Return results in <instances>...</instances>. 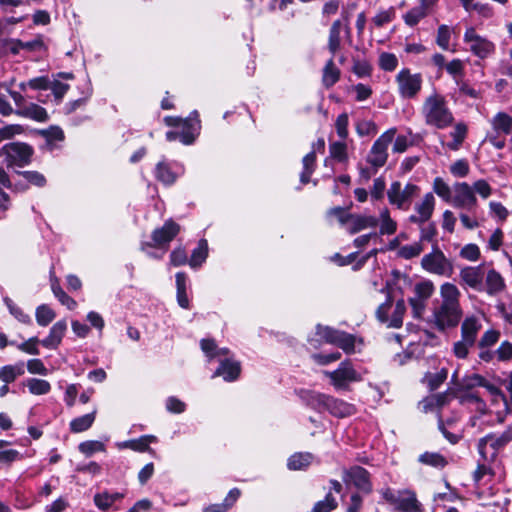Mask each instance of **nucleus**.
I'll use <instances>...</instances> for the list:
<instances>
[{
    "label": "nucleus",
    "mask_w": 512,
    "mask_h": 512,
    "mask_svg": "<svg viewBox=\"0 0 512 512\" xmlns=\"http://www.w3.org/2000/svg\"><path fill=\"white\" fill-rule=\"evenodd\" d=\"M421 113L425 123L437 129H445L451 126L454 121L445 97L437 92H433L425 98Z\"/></svg>",
    "instance_id": "obj_1"
},
{
    "label": "nucleus",
    "mask_w": 512,
    "mask_h": 512,
    "mask_svg": "<svg viewBox=\"0 0 512 512\" xmlns=\"http://www.w3.org/2000/svg\"><path fill=\"white\" fill-rule=\"evenodd\" d=\"M167 126L175 127L180 131V142L191 145L200 134L201 123L197 111H193L187 118L165 117Z\"/></svg>",
    "instance_id": "obj_2"
},
{
    "label": "nucleus",
    "mask_w": 512,
    "mask_h": 512,
    "mask_svg": "<svg viewBox=\"0 0 512 512\" xmlns=\"http://www.w3.org/2000/svg\"><path fill=\"white\" fill-rule=\"evenodd\" d=\"M463 41L468 46V50L479 59L490 57L496 50L495 43L487 37L478 34L473 26L466 27Z\"/></svg>",
    "instance_id": "obj_3"
},
{
    "label": "nucleus",
    "mask_w": 512,
    "mask_h": 512,
    "mask_svg": "<svg viewBox=\"0 0 512 512\" xmlns=\"http://www.w3.org/2000/svg\"><path fill=\"white\" fill-rule=\"evenodd\" d=\"M383 498L394 509L400 512H420L421 504L416 498V494L411 490L393 491L390 488L382 491Z\"/></svg>",
    "instance_id": "obj_4"
},
{
    "label": "nucleus",
    "mask_w": 512,
    "mask_h": 512,
    "mask_svg": "<svg viewBox=\"0 0 512 512\" xmlns=\"http://www.w3.org/2000/svg\"><path fill=\"white\" fill-rule=\"evenodd\" d=\"M396 132V128H390L373 143L367 155V162L375 169L384 166L387 162L388 147L393 142Z\"/></svg>",
    "instance_id": "obj_5"
},
{
    "label": "nucleus",
    "mask_w": 512,
    "mask_h": 512,
    "mask_svg": "<svg viewBox=\"0 0 512 512\" xmlns=\"http://www.w3.org/2000/svg\"><path fill=\"white\" fill-rule=\"evenodd\" d=\"M421 267L435 275L451 276L453 273V265L451 261L444 255V253L435 245L432 251L423 256L421 260Z\"/></svg>",
    "instance_id": "obj_6"
},
{
    "label": "nucleus",
    "mask_w": 512,
    "mask_h": 512,
    "mask_svg": "<svg viewBox=\"0 0 512 512\" xmlns=\"http://www.w3.org/2000/svg\"><path fill=\"white\" fill-rule=\"evenodd\" d=\"M420 188L412 183H407L405 186L399 181L393 182L388 191L387 197L391 205L396 206L398 209H408L413 198L418 196Z\"/></svg>",
    "instance_id": "obj_7"
},
{
    "label": "nucleus",
    "mask_w": 512,
    "mask_h": 512,
    "mask_svg": "<svg viewBox=\"0 0 512 512\" xmlns=\"http://www.w3.org/2000/svg\"><path fill=\"white\" fill-rule=\"evenodd\" d=\"M395 81L399 95L403 99H413L421 91L423 78L420 73H411L409 69H402L396 75Z\"/></svg>",
    "instance_id": "obj_8"
},
{
    "label": "nucleus",
    "mask_w": 512,
    "mask_h": 512,
    "mask_svg": "<svg viewBox=\"0 0 512 512\" xmlns=\"http://www.w3.org/2000/svg\"><path fill=\"white\" fill-rule=\"evenodd\" d=\"M405 311L406 306L403 299L398 300L394 307L391 301L388 299L385 303L378 307L376 315L379 321L386 323L388 327L399 328L403 323V316Z\"/></svg>",
    "instance_id": "obj_9"
},
{
    "label": "nucleus",
    "mask_w": 512,
    "mask_h": 512,
    "mask_svg": "<svg viewBox=\"0 0 512 512\" xmlns=\"http://www.w3.org/2000/svg\"><path fill=\"white\" fill-rule=\"evenodd\" d=\"M317 335L327 343L337 345L346 353H352L355 349V338L346 332L338 331L328 326H317Z\"/></svg>",
    "instance_id": "obj_10"
},
{
    "label": "nucleus",
    "mask_w": 512,
    "mask_h": 512,
    "mask_svg": "<svg viewBox=\"0 0 512 512\" xmlns=\"http://www.w3.org/2000/svg\"><path fill=\"white\" fill-rule=\"evenodd\" d=\"M507 431V428L500 434L490 433L481 438L478 442V451L484 459L488 458V455L493 458L497 452L503 449L512 440Z\"/></svg>",
    "instance_id": "obj_11"
},
{
    "label": "nucleus",
    "mask_w": 512,
    "mask_h": 512,
    "mask_svg": "<svg viewBox=\"0 0 512 512\" xmlns=\"http://www.w3.org/2000/svg\"><path fill=\"white\" fill-rule=\"evenodd\" d=\"M478 200L473 193V188L467 182H456L453 185L452 206L459 209H467L469 211L476 208Z\"/></svg>",
    "instance_id": "obj_12"
},
{
    "label": "nucleus",
    "mask_w": 512,
    "mask_h": 512,
    "mask_svg": "<svg viewBox=\"0 0 512 512\" xmlns=\"http://www.w3.org/2000/svg\"><path fill=\"white\" fill-rule=\"evenodd\" d=\"M325 374L336 389H345L349 383L361 380L360 374L347 361L342 362L336 370Z\"/></svg>",
    "instance_id": "obj_13"
},
{
    "label": "nucleus",
    "mask_w": 512,
    "mask_h": 512,
    "mask_svg": "<svg viewBox=\"0 0 512 512\" xmlns=\"http://www.w3.org/2000/svg\"><path fill=\"white\" fill-rule=\"evenodd\" d=\"M180 226L173 220H167L160 228L153 230L151 239L155 248L168 249L169 243L177 236Z\"/></svg>",
    "instance_id": "obj_14"
},
{
    "label": "nucleus",
    "mask_w": 512,
    "mask_h": 512,
    "mask_svg": "<svg viewBox=\"0 0 512 512\" xmlns=\"http://www.w3.org/2000/svg\"><path fill=\"white\" fill-rule=\"evenodd\" d=\"M462 317V309L439 306L434 312V324L439 330H445L458 325Z\"/></svg>",
    "instance_id": "obj_15"
},
{
    "label": "nucleus",
    "mask_w": 512,
    "mask_h": 512,
    "mask_svg": "<svg viewBox=\"0 0 512 512\" xmlns=\"http://www.w3.org/2000/svg\"><path fill=\"white\" fill-rule=\"evenodd\" d=\"M200 347L204 353L207 362L218 361L219 365L215 372L212 374V378L219 377L224 374V358L222 349L218 347L215 340L212 338H203L200 341Z\"/></svg>",
    "instance_id": "obj_16"
},
{
    "label": "nucleus",
    "mask_w": 512,
    "mask_h": 512,
    "mask_svg": "<svg viewBox=\"0 0 512 512\" xmlns=\"http://www.w3.org/2000/svg\"><path fill=\"white\" fill-rule=\"evenodd\" d=\"M460 283L476 291H483L485 270L482 265L466 266L460 270Z\"/></svg>",
    "instance_id": "obj_17"
},
{
    "label": "nucleus",
    "mask_w": 512,
    "mask_h": 512,
    "mask_svg": "<svg viewBox=\"0 0 512 512\" xmlns=\"http://www.w3.org/2000/svg\"><path fill=\"white\" fill-rule=\"evenodd\" d=\"M435 208V197L432 193H426L422 200L415 204L416 214L409 217V221L414 224L422 225L427 222Z\"/></svg>",
    "instance_id": "obj_18"
},
{
    "label": "nucleus",
    "mask_w": 512,
    "mask_h": 512,
    "mask_svg": "<svg viewBox=\"0 0 512 512\" xmlns=\"http://www.w3.org/2000/svg\"><path fill=\"white\" fill-rule=\"evenodd\" d=\"M344 481L346 483L353 484L357 489L364 493H370L372 491L369 473L360 466H354L345 471Z\"/></svg>",
    "instance_id": "obj_19"
},
{
    "label": "nucleus",
    "mask_w": 512,
    "mask_h": 512,
    "mask_svg": "<svg viewBox=\"0 0 512 512\" xmlns=\"http://www.w3.org/2000/svg\"><path fill=\"white\" fill-rule=\"evenodd\" d=\"M5 154L18 164H26L32 156V149L25 143H9L3 147Z\"/></svg>",
    "instance_id": "obj_20"
},
{
    "label": "nucleus",
    "mask_w": 512,
    "mask_h": 512,
    "mask_svg": "<svg viewBox=\"0 0 512 512\" xmlns=\"http://www.w3.org/2000/svg\"><path fill=\"white\" fill-rule=\"evenodd\" d=\"M67 330L66 320H59L50 328L48 336L41 340V344L47 349H57Z\"/></svg>",
    "instance_id": "obj_21"
},
{
    "label": "nucleus",
    "mask_w": 512,
    "mask_h": 512,
    "mask_svg": "<svg viewBox=\"0 0 512 512\" xmlns=\"http://www.w3.org/2000/svg\"><path fill=\"white\" fill-rule=\"evenodd\" d=\"M378 225V218L371 215L352 214L346 230L355 234L367 228H375Z\"/></svg>",
    "instance_id": "obj_22"
},
{
    "label": "nucleus",
    "mask_w": 512,
    "mask_h": 512,
    "mask_svg": "<svg viewBox=\"0 0 512 512\" xmlns=\"http://www.w3.org/2000/svg\"><path fill=\"white\" fill-rule=\"evenodd\" d=\"M482 328L481 321L478 317L472 315L464 319L461 325V338L468 343L475 344L477 335Z\"/></svg>",
    "instance_id": "obj_23"
},
{
    "label": "nucleus",
    "mask_w": 512,
    "mask_h": 512,
    "mask_svg": "<svg viewBox=\"0 0 512 512\" xmlns=\"http://www.w3.org/2000/svg\"><path fill=\"white\" fill-rule=\"evenodd\" d=\"M440 296L441 306L461 308L459 302L461 293L456 285L450 282L443 283L440 287Z\"/></svg>",
    "instance_id": "obj_24"
},
{
    "label": "nucleus",
    "mask_w": 512,
    "mask_h": 512,
    "mask_svg": "<svg viewBox=\"0 0 512 512\" xmlns=\"http://www.w3.org/2000/svg\"><path fill=\"white\" fill-rule=\"evenodd\" d=\"M15 114L37 122H45L48 120L46 109L32 102H27L25 106L20 107V110H15Z\"/></svg>",
    "instance_id": "obj_25"
},
{
    "label": "nucleus",
    "mask_w": 512,
    "mask_h": 512,
    "mask_svg": "<svg viewBox=\"0 0 512 512\" xmlns=\"http://www.w3.org/2000/svg\"><path fill=\"white\" fill-rule=\"evenodd\" d=\"M157 437L154 435H144L138 439L127 440L118 444L119 448H128L137 452L153 453L154 450L150 448L151 443H155Z\"/></svg>",
    "instance_id": "obj_26"
},
{
    "label": "nucleus",
    "mask_w": 512,
    "mask_h": 512,
    "mask_svg": "<svg viewBox=\"0 0 512 512\" xmlns=\"http://www.w3.org/2000/svg\"><path fill=\"white\" fill-rule=\"evenodd\" d=\"M327 411L338 418L349 417L356 412L353 404L330 396Z\"/></svg>",
    "instance_id": "obj_27"
},
{
    "label": "nucleus",
    "mask_w": 512,
    "mask_h": 512,
    "mask_svg": "<svg viewBox=\"0 0 512 512\" xmlns=\"http://www.w3.org/2000/svg\"><path fill=\"white\" fill-rule=\"evenodd\" d=\"M485 285L483 284V291L489 295H495L501 292L505 286L502 276L495 270L491 269L485 272Z\"/></svg>",
    "instance_id": "obj_28"
},
{
    "label": "nucleus",
    "mask_w": 512,
    "mask_h": 512,
    "mask_svg": "<svg viewBox=\"0 0 512 512\" xmlns=\"http://www.w3.org/2000/svg\"><path fill=\"white\" fill-rule=\"evenodd\" d=\"M122 497L123 495L119 492L103 491L94 495V504L99 510L107 511Z\"/></svg>",
    "instance_id": "obj_29"
},
{
    "label": "nucleus",
    "mask_w": 512,
    "mask_h": 512,
    "mask_svg": "<svg viewBox=\"0 0 512 512\" xmlns=\"http://www.w3.org/2000/svg\"><path fill=\"white\" fill-rule=\"evenodd\" d=\"M155 177L165 185H171L177 178V172L173 170L170 163L162 160L155 167Z\"/></svg>",
    "instance_id": "obj_30"
},
{
    "label": "nucleus",
    "mask_w": 512,
    "mask_h": 512,
    "mask_svg": "<svg viewBox=\"0 0 512 512\" xmlns=\"http://www.w3.org/2000/svg\"><path fill=\"white\" fill-rule=\"evenodd\" d=\"M97 414L95 408L92 412L76 417L69 423V428L72 433H81L88 430L94 423Z\"/></svg>",
    "instance_id": "obj_31"
},
{
    "label": "nucleus",
    "mask_w": 512,
    "mask_h": 512,
    "mask_svg": "<svg viewBox=\"0 0 512 512\" xmlns=\"http://www.w3.org/2000/svg\"><path fill=\"white\" fill-rule=\"evenodd\" d=\"M468 127L463 122H458L454 125L453 130L450 131L449 136L452 141L448 142L446 146L453 151L459 150L465 138L467 137Z\"/></svg>",
    "instance_id": "obj_32"
},
{
    "label": "nucleus",
    "mask_w": 512,
    "mask_h": 512,
    "mask_svg": "<svg viewBox=\"0 0 512 512\" xmlns=\"http://www.w3.org/2000/svg\"><path fill=\"white\" fill-rule=\"evenodd\" d=\"M313 461V455L308 452L294 453L288 458L287 467L289 470H304L310 466Z\"/></svg>",
    "instance_id": "obj_33"
},
{
    "label": "nucleus",
    "mask_w": 512,
    "mask_h": 512,
    "mask_svg": "<svg viewBox=\"0 0 512 512\" xmlns=\"http://www.w3.org/2000/svg\"><path fill=\"white\" fill-rule=\"evenodd\" d=\"M303 398L311 408L324 411L327 410L330 396L313 391H305Z\"/></svg>",
    "instance_id": "obj_34"
},
{
    "label": "nucleus",
    "mask_w": 512,
    "mask_h": 512,
    "mask_svg": "<svg viewBox=\"0 0 512 512\" xmlns=\"http://www.w3.org/2000/svg\"><path fill=\"white\" fill-rule=\"evenodd\" d=\"M24 373H25V369H24L23 362L15 364V365H6L0 369V380L3 381L4 383L8 384V383L15 381V379L18 376H21Z\"/></svg>",
    "instance_id": "obj_35"
},
{
    "label": "nucleus",
    "mask_w": 512,
    "mask_h": 512,
    "mask_svg": "<svg viewBox=\"0 0 512 512\" xmlns=\"http://www.w3.org/2000/svg\"><path fill=\"white\" fill-rule=\"evenodd\" d=\"M339 77H340V71L335 66L333 57H331L327 61L326 65L323 69L322 81H323L324 86H326L327 88L333 86L339 80Z\"/></svg>",
    "instance_id": "obj_36"
},
{
    "label": "nucleus",
    "mask_w": 512,
    "mask_h": 512,
    "mask_svg": "<svg viewBox=\"0 0 512 512\" xmlns=\"http://www.w3.org/2000/svg\"><path fill=\"white\" fill-rule=\"evenodd\" d=\"M433 191L443 201L452 204L453 200V187L451 188L441 177H436L433 181Z\"/></svg>",
    "instance_id": "obj_37"
},
{
    "label": "nucleus",
    "mask_w": 512,
    "mask_h": 512,
    "mask_svg": "<svg viewBox=\"0 0 512 512\" xmlns=\"http://www.w3.org/2000/svg\"><path fill=\"white\" fill-rule=\"evenodd\" d=\"M491 125L496 132L509 134L512 128V117L504 112H499L491 120Z\"/></svg>",
    "instance_id": "obj_38"
},
{
    "label": "nucleus",
    "mask_w": 512,
    "mask_h": 512,
    "mask_svg": "<svg viewBox=\"0 0 512 512\" xmlns=\"http://www.w3.org/2000/svg\"><path fill=\"white\" fill-rule=\"evenodd\" d=\"M380 221V233L382 235L394 234L397 230V223L390 217L388 208L380 211L378 222Z\"/></svg>",
    "instance_id": "obj_39"
},
{
    "label": "nucleus",
    "mask_w": 512,
    "mask_h": 512,
    "mask_svg": "<svg viewBox=\"0 0 512 512\" xmlns=\"http://www.w3.org/2000/svg\"><path fill=\"white\" fill-rule=\"evenodd\" d=\"M208 254V244L207 241L202 239L199 241L197 247L193 250L191 258L189 260V265L192 268L199 267L206 259Z\"/></svg>",
    "instance_id": "obj_40"
},
{
    "label": "nucleus",
    "mask_w": 512,
    "mask_h": 512,
    "mask_svg": "<svg viewBox=\"0 0 512 512\" xmlns=\"http://www.w3.org/2000/svg\"><path fill=\"white\" fill-rule=\"evenodd\" d=\"M29 392L33 395H45L51 390V385L47 380L39 378H30L26 381Z\"/></svg>",
    "instance_id": "obj_41"
},
{
    "label": "nucleus",
    "mask_w": 512,
    "mask_h": 512,
    "mask_svg": "<svg viewBox=\"0 0 512 512\" xmlns=\"http://www.w3.org/2000/svg\"><path fill=\"white\" fill-rule=\"evenodd\" d=\"M484 384V377L479 374L466 375L460 380L459 388L456 389V392H465L472 390L476 387H481Z\"/></svg>",
    "instance_id": "obj_42"
},
{
    "label": "nucleus",
    "mask_w": 512,
    "mask_h": 512,
    "mask_svg": "<svg viewBox=\"0 0 512 512\" xmlns=\"http://www.w3.org/2000/svg\"><path fill=\"white\" fill-rule=\"evenodd\" d=\"M424 250L421 241L412 244L403 245L398 249V256L404 259H412L419 256Z\"/></svg>",
    "instance_id": "obj_43"
},
{
    "label": "nucleus",
    "mask_w": 512,
    "mask_h": 512,
    "mask_svg": "<svg viewBox=\"0 0 512 512\" xmlns=\"http://www.w3.org/2000/svg\"><path fill=\"white\" fill-rule=\"evenodd\" d=\"M35 316L37 323L42 327H46L55 319L56 314L48 305L42 304L37 307Z\"/></svg>",
    "instance_id": "obj_44"
},
{
    "label": "nucleus",
    "mask_w": 512,
    "mask_h": 512,
    "mask_svg": "<svg viewBox=\"0 0 512 512\" xmlns=\"http://www.w3.org/2000/svg\"><path fill=\"white\" fill-rule=\"evenodd\" d=\"M453 28L446 24H441L437 29L436 43L442 50H449V44Z\"/></svg>",
    "instance_id": "obj_45"
},
{
    "label": "nucleus",
    "mask_w": 512,
    "mask_h": 512,
    "mask_svg": "<svg viewBox=\"0 0 512 512\" xmlns=\"http://www.w3.org/2000/svg\"><path fill=\"white\" fill-rule=\"evenodd\" d=\"M51 289L55 297L68 309L72 310L76 307V301L64 292L57 280L52 281Z\"/></svg>",
    "instance_id": "obj_46"
},
{
    "label": "nucleus",
    "mask_w": 512,
    "mask_h": 512,
    "mask_svg": "<svg viewBox=\"0 0 512 512\" xmlns=\"http://www.w3.org/2000/svg\"><path fill=\"white\" fill-rule=\"evenodd\" d=\"M447 375V370L443 368L436 373H426L423 382L429 386L430 390H435L446 380Z\"/></svg>",
    "instance_id": "obj_47"
},
{
    "label": "nucleus",
    "mask_w": 512,
    "mask_h": 512,
    "mask_svg": "<svg viewBox=\"0 0 512 512\" xmlns=\"http://www.w3.org/2000/svg\"><path fill=\"white\" fill-rule=\"evenodd\" d=\"M241 374V363L232 357H228L226 350V381H235Z\"/></svg>",
    "instance_id": "obj_48"
},
{
    "label": "nucleus",
    "mask_w": 512,
    "mask_h": 512,
    "mask_svg": "<svg viewBox=\"0 0 512 512\" xmlns=\"http://www.w3.org/2000/svg\"><path fill=\"white\" fill-rule=\"evenodd\" d=\"M415 299H421L427 301L434 292V285L431 281L426 280L419 282L414 287Z\"/></svg>",
    "instance_id": "obj_49"
},
{
    "label": "nucleus",
    "mask_w": 512,
    "mask_h": 512,
    "mask_svg": "<svg viewBox=\"0 0 512 512\" xmlns=\"http://www.w3.org/2000/svg\"><path fill=\"white\" fill-rule=\"evenodd\" d=\"M3 301L8 308L9 312L20 322L24 324H28L31 322V318L29 315L25 314L23 310L17 306L12 299H10L8 296H5L3 298Z\"/></svg>",
    "instance_id": "obj_50"
},
{
    "label": "nucleus",
    "mask_w": 512,
    "mask_h": 512,
    "mask_svg": "<svg viewBox=\"0 0 512 512\" xmlns=\"http://www.w3.org/2000/svg\"><path fill=\"white\" fill-rule=\"evenodd\" d=\"M428 15L422 8L414 7L407 11L403 15V20L406 25L413 27L417 25L423 18H425Z\"/></svg>",
    "instance_id": "obj_51"
},
{
    "label": "nucleus",
    "mask_w": 512,
    "mask_h": 512,
    "mask_svg": "<svg viewBox=\"0 0 512 512\" xmlns=\"http://www.w3.org/2000/svg\"><path fill=\"white\" fill-rule=\"evenodd\" d=\"M329 152L330 156L339 162H344L348 158L347 145L342 141L331 143L329 146Z\"/></svg>",
    "instance_id": "obj_52"
},
{
    "label": "nucleus",
    "mask_w": 512,
    "mask_h": 512,
    "mask_svg": "<svg viewBox=\"0 0 512 512\" xmlns=\"http://www.w3.org/2000/svg\"><path fill=\"white\" fill-rule=\"evenodd\" d=\"M78 448L79 451L86 456H91L95 452L105 451V445L102 442L96 440L84 441L79 444Z\"/></svg>",
    "instance_id": "obj_53"
},
{
    "label": "nucleus",
    "mask_w": 512,
    "mask_h": 512,
    "mask_svg": "<svg viewBox=\"0 0 512 512\" xmlns=\"http://www.w3.org/2000/svg\"><path fill=\"white\" fill-rule=\"evenodd\" d=\"M419 461L426 465L437 468L444 467L446 465L445 458L439 453L425 452L424 454L420 455Z\"/></svg>",
    "instance_id": "obj_54"
},
{
    "label": "nucleus",
    "mask_w": 512,
    "mask_h": 512,
    "mask_svg": "<svg viewBox=\"0 0 512 512\" xmlns=\"http://www.w3.org/2000/svg\"><path fill=\"white\" fill-rule=\"evenodd\" d=\"M471 187L473 188V193L475 195L478 194L483 199H487L492 195L493 189L490 186V184L484 179H479L475 181L471 185Z\"/></svg>",
    "instance_id": "obj_55"
},
{
    "label": "nucleus",
    "mask_w": 512,
    "mask_h": 512,
    "mask_svg": "<svg viewBox=\"0 0 512 512\" xmlns=\"http://www.w3.org/2000/svg\"><path fill=\"white\" fill-rule=\"evenodd\" d=\"M395 17V10L393 7H390L387 10L379 11L372 19L373 23L377 27H382L383 25L390 23Z\"/></svg>",
    "instance_id": "obj_56"
},
{
    "label": "nucleus",
    "mask_w": 512,
    "mask_h": 512,
    "mask_svg": "<svg viewBox=\"0 0 512 512\" xmlns=\"http://www.w3.org/2000/svg\"><path fill=\"white\" fill-rule=\"evenodd\" d=\"M379 65L385 71H393L398 65V59L394 54L384 52L379 57Z\"/></svg>",
    "instance_id": "obj_57"
},
{
    "label": "nucleus",
    "mask_w": 512,
    "mask_h": 512,
    "mask_svg": "<svg viewBox=\"0 0 512 512\" xmlns=\"http://www.w3.org/2000/svg\"><path fill=\"white\" fill-rule=\"evenodd\" d=\"M356 132L359 136L374 135L377 133V126L371 120H360L356 124Z\"/></svg>",
    "instance_id": "obj_58"
},
{
    "label": "nucleus",
    "mask_w": 512,
    "mask_h": 512,
    "mask_svg": "<svg viewBox=\"0 0 512 512\" xmlns=\"http://www.w3.org/2000/svg\"><path fill=\"white\" fill-rule=\"evenodd\" d=\"M446 71L453 76V78L458 83V78L462 77L464 74V63L460 59H453L445 66Z\"/></svg>",
    "instance_id": "obj_59"
},
{
    "label": "nucleus",
    "mask_w": 512,
    "mask_h": 512,
    "mask_svg": "<svg viewBox=\"0 0 512 512\" xmlns=\"http://www.w3.org/2000/svg\"><path fill=\"white\" fill-rule=\"evenodd\" d=\"M41 341L37 337H31L27 341L20 343L17 345V348L30 355H39L40 351L38 348V344Z\"/></svg>",
    "instance_id": "obj_60"
},
{
    "label": "nucleus",
    "mask_w": 512,
    "mask_h": 512,
    "mask_svg": "<svg viewBox=\"0 0 512 512\" xmlns=\"http://www.w3.org/2000/svg\"><path fill=\"white\" fill-rule=\"evenodd\" d=\"M469 171H470V167H469L467 160H465V159H459V160L455 161L450 166V172L455 177H460V178L466 177L469 174Z\"/></svg>",
    "instance_id": "obj_61"
},
{
    "label": "nucleus",
    "mask_w": 512,
    "mask_h": 512,
    "mask_svg": "<svg viewBox=\"0 0 512 512\" xmlns=\"http://www.w3.org/2000/svg\"><path fill=\"white\" fill-rule=\"evenodd\" d=\"M474 346L473 343H468L465 339L461 338L453 345V353L459 359L467 358L469 350Z\"/></svg>",
    "instance_id": "obj_62"
},
{
    "label": "nucleus",
    "mask_w": 512,
    "mask_h": 512,
    "mask_svg": "<svg viewBox=\"0 0 512 512\" xmlns=\"http://www.w3.org/2000/svg\"><path fill=\"white\" fill-rule=\"evenodd\" d=\"M348 124L349 119L346 113H342L337 117L335 122L336 132L338 136L343 140L348 137Z\"/></svg>",
    "instance_id": "obj_63"
},
{
    "label": "nucleus",
    "mask_w": 512,
    "mask_h": 512,
    "mask_svg": "<svg viewBox=\"0 0 512 512\" xmlns=\"http://www.w3.org/2000/svg\"><path fill=\"white\" fill-rule=\"evenodd\" d=\"M337 506V503L335 499L331 496V494H328L324 500L317 502L312 512H330L333 509H335Z\"/></svg>",
    "instance_id": "obj_64"
}]
</instances>
